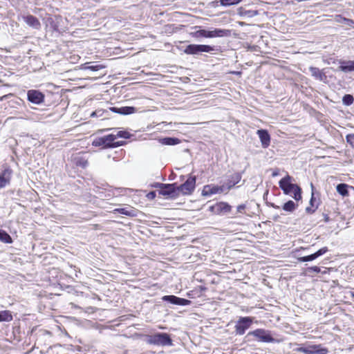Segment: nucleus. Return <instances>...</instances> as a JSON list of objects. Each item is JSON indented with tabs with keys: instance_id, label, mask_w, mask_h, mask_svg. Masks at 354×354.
<instances>
[{
	"instance_id": "9b49d317",
	"label": "nucleus",
	"mask_w": 354,
	"mask_h": 354,
	"mask_svg": "<svg viewBox=\"0 0 354 354\" xmlns=\"http://www.w3.org/2000/svg\"><path fill=\"white\" fill-rule=\"evenodd\" d=\"M12 170L6 167L0 173V189L9 185L12 176Z\"/></svg>"
},
{
	"instance_id": "6ab92c4d",
	"label": "nucleus",
	"mask_w": 354,
	"mask_h": 354,
	"mask_svg": "<svg viewBox=\"0 0 354 354\" xmlns=\"http://www.w3.org/2000/svg\"><path fill=\"white\" fill-rule=\"evenodd\" d=\"M309 71L313 77L319 81H324L326 78L325 73L317 67L310 66Z\"/></svg>"
},
{
	"instance_id": "4c0bfd02",
	"label": "nucleus",
	"mask_w": 354,
	"mask_h": 354,
	"mask_svg": "<svg viewBox=\"0 0 354 354\" xmlns=\"http://www.w3.org/2000/svg\"><path fill=\"white\" fill-rule=\"evenodd\" d=\"M245 205H243V204H242V205H239L237 207V211H238L239 212H242V211H243V209H245Z\"/></svg>"
},
{
	"instance_id": "7ed1b4c3",
	"label": "nucleus",
	"mask_w": 354,
	"mask_h": 354,
	"mask_svg": "<svg viewBox=\"0 0 354 354\" xmlns=\"http://www.w3.org/2000/svg\"><path fill=\"white\" fill-rule=\"evenodd\" d=\"M230 35V30L226 29L215 28L207 30L205 29L199 30L195 32L196 37L214 38L227 37Z\"/></svg>"
},
{
	"instance_id": "b1692460",
	"label": "nucleus",
	"mask_w": 354,
	"mask_h": 354,
	"mask_svg": "<svg viewBox=\"0 0 354 354\" xmlns=\"http://www.w3.org/2000/svg\"><path fill=\"white\" fill-rule=\"evenodd\" d=\"M241 176L239 174H235L232 176L231 180H229L225 185L226 192H228L232 187L237 184L241 180Z\"/></svg>"
},
{
	"instance_id": "412c9836",
	"label": "nucleus",
	"mask_w": 354,
	"mask_h": 354,
	"mask_svg": "<svg viewBox=\"0 0 354 354\" xmlns=\"http://www.w3.org/2000/svg\"><path fill=\"white\" fill-rule=\"evenodd\" d=\"M114 212H118L129 216H136V210L131 207H127L124 208H118L114 209Z\"/></svg>"
},
{
	"instance_id": "9d476101",
	"label": "nucleus",
	"mask_w": 354,
	"mask_h": 354,
	"mask_svg": "<svg viewBox=\"0 0 354 354\" xmlns=\"http://www.w3.org/2000/svg\"><path fill=\"white\" fill-rule=\"evenodd\" d=\"M27 98L32 104H40L44 101V95L38 90L32 89L28 91Z\"/></svg>"
},
{
	"instance_id": "c85d7f7f",
	"label": "nucleus",
	"mask_w": 354,
	"mask_h": 354,
	"mask_svg": "<svg viewBox=\"0 0 354 354\" xmlns=\"http://www.w3.org/2000/svg\"><path fill=\"white\" fill-rule=\"evenodd\" d=\"M243 0H219V2L223 6H230L239 3Z\"/></svg>"
},
{
	"instance_id": "c756f323",
	"label": "nucleus",
	"mask_w": 354,
	"mask_h": 354,
	"mask_svg": "<svg viewBox=\"0 0 354 354\" xmlns=\"http://www.w3.org/2000/svg\"><path fill=\"white\" fill-rule=\"evenodd\" d=\"M104 68V66L101 64H92V65L84 66L82 67V68L84 70H91L93 71H97Z\"/></svg>"
},
{
	"instance_id": "f8f14e48",
	"label": "nucleus",
	"mask_w": 354,
	"mask_h": 354,
	"mask_svg": "<svg viewBox=\"0 0 354 354\" xmlns=\"http://www.w3.org/2000/svg\"><path fill=\"white\" fill-rule=\"evenodd\" d=\"M209 210L215 214H226L231 210V206L227 203L220 202L209 206Z\"/></svg>"
},
{
	"instance_id": "6e6552de",
	"label": "nucleus",
	"mask_w": 354,
	"mask_h": 354,
	"mask_svg": "<svg viewBox=\"0 0 354 354\" xmlns=\"http://www.w3.org/2000/svg\"><path fill=\"white\" fill-rule=\"evenodd\" d=\"M195 187L196 177L190 176L183 184L177 187V189L184 195H189L194 192Z\"/></svg>"
},
{
	"instance_id": "aec40b11",
	"label": "nucleus",
	"mask_w": 354,
	"mask_h": 354,
	"mask_svg": "<svg viewBox=\"0 0 354 354\" xmlns=\"http://www.w3.org/2000/svg\"><path fill=\"white\" fill-rule=\"evenodd\" d=\"M339 68L340 71L345 73L354 71V60L340 62V66Z\"/></svg>"
},
{
	"instance_id": "bb28decb",
	"label": "nucleus",
	"mask_w": 354,
	"mask_h": 354,
	"mask_svg": "<svg viewBox=\"0 0 354 354\" xmlns=\"http://www.w3.org/2000/svg\"><path fill=\"white\" fill-rule=\"evenodd\" d=\"M180 142L178 138H165L161 140V143L165 145H176Z\"/></svg>"
},
{
	"instance_id": "20e7f679",
	"label": "nucleus",
	"mask_w": 354,
	"mask_h": 354,
	"mask_svg": "<svg viewBox=\"0 0 354 354\" xmlns=\"http://www.w3.org/2000/svg\"><path fill=\"white\" fill-rule=\"evenodd\" d=\"M149 342L151 344L160 346H171L172 344L171 339L167 333H157L151 335Z\"/></svg>"
},
{
	"instance_id": "393cba45",
	"label": "nucleus",
	"mask_w": 354,
	"mask_h": 354,
	"mask_svg": "<svg viewBox=\"0 0 354 354\" xmlns=\"http://www.w3.org/2000/svg\"><path fill=\"white\" fill-rule=\"evenodd\" d=\"M348 185L344 183H340L337 185V192L342 196H346L348 195Z\"/></svg>"
},
{
	"instance_id": "4468645a",
	"label": "nucleus",
	"mask_w": 354,
	"mask_h": 354,
	"mask_svg": "<svg viewBox=\"0 0 354 354\" xmlns=\"http://www.w3.org/2000/svg\"><path fill=\"white\" fill-rule=\"evenodd\" d=\"M162 300L178 306H187L191 303L189 300L180 298L174 295H165L162 297Z\"/></svg>"
},
{
	"instance_id": "cd10ccee",
	"label": "nucleus",
	"mask_w": 354,
	"mask_h": 354,
	"mask_svg": "<svg viewBox=\"0 0 354 354\" xmlns=\"http://www.w3.org/2000/svg\"><path fill=\"white\" fill-rule=\"evenodd\" d=\"M0 241L6 243H12L10 236L7 232L1 230H0Z\"/></svg>"
},
{
	"instance_id": "f257e3e1",
	"label": "nucleus",
	"mask_w": 354,
	"mask_h": 354,
	"mask_svg": "<svg viewBox=\"0 0 354 354\" xmlns=\"http://www.w3.org/2000/svg\"><path fill=\"white\" fill-rule=\"evenodd\" d=\"M293 180V178L287 174L280 180L279 185L285 194L292 195L296 201H299L301 199V189L292 183Z\"/></svg>"
},
{
	"instance_id": "c9c22d12",
	"label": "nucleus",
	"mask_w": 354,
	"mask_h": 354,
	"mask_svg": "<svg viewBox=\"0 0 354 354\" xmlns=\"http://www.w3.org/2000/svg\"><path fill=\"white\" fill-rule=\"evenodd\" d=\"M156 192H149V193L147 195V198H149V199H153V198H154L156 197Z\"/></svg>"
},
{
	"instance_id": "39448f33",
	"label": "nucleus",
	"mask_w": 354,
	"mask_h": 354,
	"mask_svg": "<svg viewBox=\"0 0 354 354\" xmlns=\"http://www.w3.org/2000/svg\"><path fill=\"white\" fill-rule=\"evenodd\" d=\"M214 50V48L209 45L189 44L184 50L187 55H197L203 52L209 53Z\"/></svg>"
},
{
	"instance_id": "2f4dec72",
	"label": "nucleus",
	"mask_w": 354,
	"mask_h": 354,
	"mask_svg": "<svg viewBox=\"0 0 354 354\" xmlns=\"http://www.w3.org/2000/svg\"><path fill=\"white\" fill-rule=\"evenodd\" d=\"M131 134L126 131H118L116 135L113 134V136H116L117 138H129Z\"/></svg>"
},
{
	"instance_id": "ea45409f",
	"label": "nucleus",
	"mask_w": 354,
	"mask_h": 354,
	"mask_svg": "<svg viewBox=\"0 0 354 354\" xmlns=\"http://www.w3.org/2000/svg\"><path fill=\"white\" fill-rule=\"evenodd\" d=\"M311 205H313V196H312L311 199H310V201Z\"/></svg>"
},
{
	"instance_id": "f03ea898",
	"label": "nucleus",
	"mask_w": 354,
	"mask_h": 354,
	"mask_svg": "<svg viewBox=\"0 0 354 354\" xmlns=\"http://www.w3.org/2000/svg\"><path fill=\"white\" fill-rule=\"evenodd\" d=\"M115 139L116 136H113V134L96 138L93 141V145L95 147H102L103 148H114L122 145L121 142H115Z\"/></svg>"
},
{
	"instance_id": "5701e85b",
	"label": "nucleus",
	"mask_w": 354,
	"mask_h": 354,
	"mask_svg": "<svg viewBox=\"0 0 354 354\" xmlns=\"http://www.w3.org/2000/svg\"><path fill=\"white\" fill-rule=\"evenodd\" d=\"M239 14L241 17H242L244 19L247 18H252L258 15V12L257 10H245L243 8H240L239 10Z\"/></svg>"
},
{
	"instance_id": "ddd939ff",
	"label": "nucleus",
	"mask_w": 354,
	"mask_h": 354,
	"mask_svg": "<svg viewBox=\"0 0 354 354\" xmlns=\"http://www.w3.org/2000/svg\"><path fill=\"white\" fill-rule=\"evenodd\" d=\"M223 192H226L225 185H205L202 191V194L205 196H209L213 194H220Z\"/></svg>"
},
{
	"instance_id": "dca6fc26",
	"label": "nucleus",
	"mask_w": 354,
	"mask_h": 354,
	"mask_svg": "<svg viewBox=\"0 0 354 354\" xmlns=\"http://www.w3.org/2000/svg\"><path fill=\"white\" fill-rule=\"evenodd\" d=\"M257 134L259 137L262 147L264 149L268 148L270 144V136L268 131L265 129H259L257 131Z\"/></svg>"
},
{
	"instance_id": "a19ab883",
	"label": "nucleus",
	"mask_w": 354,
	"mask_h": 354,
	"mask_svg": "<svg viewBox=\"0 0 354 354\" xmlns=\"http://www.w3.org/2000/svg\"><path fill=\"white\" fill-rule=\"evenodd\" d=\"M306 211L307 212H311V209H310V207H306Z\"/></svg>"
},
{
	"instance_id": "e433bc0d",
	"label": "nucleus",
	"mask_w": 354,
	"mask_h": 354,
	"mask_svg": "<svg viewBox=\"0 0 354 354\" xmlns=\"http://www.w3.org/2000/svg\"><path fill=\"white\" fill-rule=\"evenodd\" d=\"M6 315H8L6 313L3 315L0 313V322L8 320V318L5 317Z\"/></svg>"
},
{
	"instance_id": "423d86ee",
	"label": "nucleus",
	"mask_w": 354,
	"mask_h": 354,
	"mask_svg": "<svg viewBox=\"0 0 354 354\" xmlns=\"http://www.w3.org/2000/svg\"><path fill=\"white\" fill-rule=\"evenodd\" d=\"M252 322L253 318L251 317H240L235 325V332L236 335H243L245 330L250 327Z\"/></svg>"
},
{
	"instance_id": "0eeeda50",
	"label": "nucleus",
	"mask_w": 354,
	"mask_h": 354,
	"mask_svg": "<svg viewBox=\"0 0 354 354\" xmlns=\"http://www.w3.org/2000/svg\"><path fill=\"white\" fill-rule=\"evenodd\" d=\"M248 335H252L258 339L259 341L263 342H274L275 339L271 336L270 332L265 329H256L253 331H250L248 334Z\"/></svg>"
},
{
	"instance_id": "a211bd4d",
	"label": "nucleus",
	"mask_w": 354,
	"mask_h": 354,
	"mask_svg": "<svg viewBox=\"0 0 354 354\" xmlns=\"http://www.w3.org/2000/svg\"><path fill=\"white\" fill-rule=\"evenodd\" d=\"M110 110L122 115H129L133 113L136 111V108L133 106L111 107Z\"/></svg>"
},
{
	"instance_id": "7c9ffc66",
	"label": "nucleus",
	"mask_w": 354,
	"mask_h": 354,
	"mask_svg": "<svg viewBox=\"0 0 354 354\" xmlns=\"http://www.w3.org/2000/svg\"><path fill=\"white\" fill-rule=\"evenodd\" d=\"M353 97L351 95H345L343 97L342 102L345 105H351L353 102Z\"/></svg>"
},
{
	"instance_id": "a878e982",
	"label": "nucleus",
	"mask_w": 354,
	"mask_h": 354,
	"mask_svg": "<svg viewBox=\"0 0 354 354\" xmlns=\"http://www.w3.org/2000/svg\"><path fill=\"white\" fill-rule=\"evenodd\" d=\"M297 207V205L294 201H288L283 205V209L288 212H292L296 209Z\"/></svg>"
},
{
	"instance_id": "f704fd0d",
	"label": "nucleus",
	"mask_w": 354,
	"mask_h": 354,
	"mask_svg": "<svg viewBox=\"0 0 354 354\" xmlns=\"http://www.w3.org/2000/svg\"><path fill=\"white\" fill-rule=\"evenodd\" d=\"M320 270H320L319 267H318V266H312L307 269V271H308V272L313 271L316 273H319L320 272Z\"/></svg>"
},
{
	"instance_id": "2eb2a0df",
	"label": "nucleus",
	"mask_w": 354,
	"mask_h": 354,
	"mask_svg": "<svg viewBox=\"0 0 354 354\" xmlns=\"http://www.w3.org/2000/svg\"><path fill=\"white\" fill-rule=\"evenodd\" d=\"M327 252H328L327 247H324V248H322L318 251H317L316 252H315V253H313L312 254H310V255H308V256H305V257H298L297 260L299 262L311 261H313V260L316 259L319 257H320L322 255H324Z\"/></svg>"
},
{
	"instance_id": "f3484780",
	"label": "nucleus",
	"mask_w": 354,
	"mask_h": 354,
	"mask_svg": "<svg viewBox=\"0 0 354 354\" xmlns=\"http://www.w3.org/2000/svg\"><path fill=\"white\" fill-rule=\"evenodd\" d=\"M24 21L28 24L29 26L39 29L41 27V24L37 17L32 15H26L23 17Z\"/></svg>"
},
{
	"instance_id": "4be33fe9",
	"label": "nucleus",
	"mask_w": 354,
	"mask_h": 354,
	"mask_svg": "<svg viewBox=\"0 0 354 354\" xmlns=\"http://www.w3.org/2000/svg\"><path fill=\"white\" fill-rule=\"evenodd\" d=\"M297 351L302 352L305 354H327L328 350L326 348H322L320 350L313 351L305 347H299L297 348Z\"/></svg>"
},
{
	"instance_id": "473e14b6",
	"label": "nucleus",
	"mask_w": 354,
	"mask_h": 354,
	"mask_svg": "<svg viewBox=\"0 0 354 354\" xmlns=\"http://www.w3.org/2000/svg\"><path fill=\"white\" fill-rule=\"evenodd\" d=\"M346 141L352 147H354V134H348L346 136Z\"/></svg>"
},
{
	"instance_id": "1a4fd4ad",
	"label": "nucleus",
	"mask_w": 354,
	"mask_h": 354,
	"mask_svg": "<svg viewBox=\"0 0 354 354\" xmlns=\"http://www.w3.org/2000/svg\"><path fill=\"white\" fill-rule=\"evenodd\" d=\"M160 187L159 194L165 197L174 198L178 195V189L175 184H160Z\"/></svg>"
},
{
	"instance_id": "72a5a7b5",
	"label": "nucleus",
	"mask_w": 354,
	"mask_h": 354,
	"mask_svg": "<svg viewBox=\"0 0 354 354\" xmlns=\"http://www.w3.org/2000/svg\"><path fill=\"white\" fill-rule=\"evenodd\" d=\"M76 165L77 166H80L82 168H84V167H86L87 166L88 162H87L86 160L80 159V160L77 161Z\"/></svg>"
},
{
	"instance_id": "58836bf2",
	"label": "nucleus",
	"mask_w": 354,
	"mask_h": 354,
	"mask_svg": "<svg viewBox=\"0 0 354 354\" xmlns=\"http://www.w3.org/2000/svg\"><path fill=\"white\" fill-rule=\"evenodd\" d=\"M279 175V171L278 170H275L272 172V176L273 177H275V176H277Z\"/></svg>"
}]
</instances>
